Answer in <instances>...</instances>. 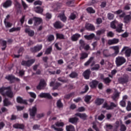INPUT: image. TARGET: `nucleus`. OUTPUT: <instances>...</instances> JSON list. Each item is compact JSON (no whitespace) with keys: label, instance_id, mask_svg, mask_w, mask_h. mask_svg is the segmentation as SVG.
<instances>
[{"label":"nucleus","instance_id":"obj_48","mask_svg":"<svg viewBox=\"0 0 131 131\" xmlns=\"http://www.w3.org/2000/svg\"><path fill=\"white\" fill-rule=\"evenodd\" d=\"M21 5L25 10H26V9L28 8V5H27V4H26V3L23 1V0H21Z\"/></svg>","mask_w":131,"mask_h":131},{"label":"nucleus","instance_id":"obj_6","mask_svg":"<svg viewBox=\"0 0 131 131\" xmlns=\"http://www.w3.org/2000/svg\"><path fill=\"white\" fill-rule=\"evenodd\" d=\"M6 78V79H8V80H10L11 82H14V81H20V79L19 78H16L14 77V76L12 75L7 76Z\"/></svg>","mask_w":131,"mask_h":131},{"label":"nucleus","instance_id":"obj_17","mask_svg":"<svg viewBox=\"0 0 131 131\" xmlns=\"http://www.w3.org/2000/svg\"><path fill=\"white\" fill-rule=\"evenodd\" d=\"M69 121L73 124H76V123H77V121H78V118L76 117L70 118L69 119Z\"/></svg>","mask_w":131,"mask_h":131},{"label":"nucleus","instance_id":"obj_20","mask_svg":"<svg viewBox=\"0 0 131 131\" xmlns=\"http://www.w3.org/2000/svg\"><path fill=\"white\" fill-rule=\"evenodd\" d=\"M54 84H55V82H54V81H52L50 83V86H54L53 90H57V89H58V88H59V86H61V84L59 83H57L56 84H55L54 86Z\"/></svg>","mask_w":131,"mask_h":131},{"label":"nucleus","instance_id":"obj_56","mask_svg":"<svg viewBox=\"0 0 131 131\" xmlns=\"http://www.w3.org/2000/svg\"><path fill=\"white\" fill-rule=\"evenodd\" d=\"M56 126H64V123L62 122H57L55 123Z\"/></svg>","mask_w":131,"mask_h":131},{"label":"nucleus","instance_id":"obj_34","mask_svg":"<svg viewBox=\"0 0 131 131\" xmlns=\"http://www.w3.org/2000/svg\"><path fill=\"white\" fill-rule=\"evenodd\" d=\"M58 17L59 18H60L61 21H63V22H65L66 21V16H65V15L63 13H62L61 14H59V15H58Z\"/></svg>","mask_w":131,"mask_h":131},{"label":"nucleus","instance_id":"obj_63","mask_svg":"<svg viewBox=\"0 0 131 131\" xmlns=\"http://www.w3.org/2000/svg\"><path fill=\"white\" fill-rule=\"evenodd\" d=\"M100 68V66L99 64H96L94 68H92V70H98Z\"/></svg>","mask_w":131,"mask_h":131},{"label":"nucleus","instance_id":"obj_15","mask_svg":"<svg viewBox=\"0 0 131 131\" xmlns=\"http://www.w3.org/2000/svg\"><path fill=\"white\" fill-rule=\"evenodd\" d=\"M85 27L87 30H95V27H94V25L91 24H86Z\"/></svg>","mask_w":131,"mask_h":131},{"label":"nucleus","instance_id":"obj_18","mask_svg":"<svg viewBox=\"0 0 131 131\" xmlns=\"http://www.w3.org/2000/svg\"><path fill=\"white\" fill-rule=\"evenodd\" d=\"M120 93L117 91H115L113 96L112 97L113 100L116 101L119 98V95Z\"/></svg>","mask_w":131,"mask_h":131},{"label":"nucleus","instance_id":"obj_49","mask_svg":"<svg viewBox=\"0 0 131 131\" xmlns=\"http://www.w3.org/2000/svg\"><path fill=\"white\" fill-rule=\"evenodd\" d=\"M16 107L17 111H22V110H24V108H25L24 106H21L19 105H16Z\"/></svg>","mask_w":131,"mask_h":131},{"label":"nucleus","instance_id":"obj_24","mask_svg":"<svg viewBox=\"0 0 131 131\" xmlns=\"http://www.w3.org/2000/svg\"><path fill=\"white\" fill-rule=\"evenodd\" d=\"M54 26L55 28H62L63 26L60 21H56L54 24Z\"/></svg>","mask_w":131,"mask_h":131},{"label":"nucleus","instance_id":"obj_13","mask_svg":"<svg viewBox=\"0 0 131 131\" xmlns=\"http://www.w3.org/2000/svg\"><path fill=\"white\" fill-rule=\"evenodd\" d=\"M33 20L35 21L34 25H39L41 23V21H42L41 18L37 17H34Z\"/></svg>","mask_w":131,"mask_h":131},{"label":"nucleus","instance_id":"obj_59","mask_svg":"<svg viewBox=\"0 0 131 131\" xmlns=\"http://www.w3.org/2000/svg\"><path fill=\"white\" fill-rule=\"evenodd\" d=\"M103 108H106L107 110H110L111 107H110V106H108V104L107 103H104L103 106Z\"/></svg>","mask_w":131,"mask_h":131},{"label":"nucleus","instance_id":"obj_14","mask_svg":"<svg viewBox=\"0 0 131 131\" xmlns=\"http://www.w3.org/2000/svg\"><path fill=\"white\" fill-rule=\"evenodd\" d=\"M41 49H42V45H40L35 46L33 48H32L31 50L33 52H38L40 51Z\"/></svg>","mask_w":131,"mask_h":131},{"label":"nucleus","instance_id":"obj_55","mask_svg":"<svg viewBox=\"0 0 131 131\" xmlns=\"http://www.w3.org/2000/svg\"><path fill=\"white\" fill-rule=\"evenodd\" d=\"M113 126L111 125V124H106V130L107 131H110V129H112Z\"/></svg>","mask_w":131,"mask_h":131},{"label":"nucleus","instance_id":"obj_41","mask_svg":"<svg viewBox=\"0 0 131 131\" xmlns=\"http://www.w3.org/2000/svg\"><path fill=\"white\" fill-rule=\"evenodd\" d=\"M88 53H82L81 55L80 59L83 60V59H85V58H88Z\"/></svg>","mask_w":131,"mask_h":131},{"label":"nucleus","instance_id":"obj_38","mask_svg":"<svg viewBox=\"0 0 131 131\" xmlns=\"http://www.w3.org/2000/svg\"><path fill=\"white\" fill-rule=\"evenodd\" d=\"M4 24L6 27H8V28L12 27V26L13 25L12 23L8 21L7 20V21L4 20Z\"/></svg>","mask_w":131,"mask_h":131},{"label":"nucleus","instance_id":"obj_61","mask_svg":"<svg viewBox=\"0 0 131 131\" xmlns=\"http://www.w3.org/2000/svg\"><path fill=\"white\" fill-rule=\"evenodd\" d=\"M29 94H30V96L32 97V98H33V99H35V98H36V94H35V93L33 92H30Z\"/></svg>","mask_w":131,"mask_h":131},{"label":"nucleus","instance_id":"obj_54","mask_svg":"<svg viewBox=\"0 0 131 131\" xmlns=\"http://www.w3.org/2000/svg\"><path fill=\"white\" fill-rule=\"evenodd\" d=\"M126 109L127 111H131V102L130 101L128 102V104L126 107Z\"/></svg>","mask_w":131,"mask_h":131},{"label":"nucleus","instance_id":"obj_29","mask_svg":"<svg viewBox=\"0 0 131 131\" xmlns=\"http://www.w3.org/2000/svg\"><path fill=\"white\" fill-rule=\"evenodd\" d=\"M13 127H14V128H20V129H23V128H24V125L20 124H15L14 125H13Z\"/></svg>","mask_w":131,"mask_h":131},{"label":"nucleus","instance_id":"obj_39","mask_svg":"<svg viewBox=\"0 0 131 131\" xmlns=\"http://www.w3.org/2000/svg\"><path fill=\"white\" fill-rule=\"evenodd\" d=\"M1 45L2 46V47H4V48H2V50H5L6 47H7V41H5V40H2L1 41Z\"/></svg>","mask_w":131,"mask_h":131},{"label":"nucleus","instance_id":"obj_10","mask_svg":"<svg viewBox=\"0 0 131 131\" xmlns=\"http://www.w3.org/2000/svg\"><path fill=\"white\" fill-rule=\"evenodd\" d=\"M118 42H119V39L116 38L110 39L107 41V43L110 45H116V43H118Z\"/></svg>","mask_w":131,"mask_h":131},{"label":"nucleus","instance_id":"obj_23","mask_svg":"<svg viewBox=\"0 0 131 131\" xmlns=\"http://www.w3.org/2000/svg\"><path fill=\"white\" fill-rule=\"evenodd\" d=\"M98 82L96 80H93L90 83V86L92 88V89H94V88H96L98 85Z\"/></svg>","mask_w":131,"mask_h":131},{"label":"nucleus","instance_id":"obj_16","mask_svg":"<svg viewBox=\"0 0 131 131\" xmlns=\"http://www.w3.org/2000/svg\"><path fill=\"white\" fill-rule=\"evenodd\" d=\"M80 37V34H75L71 37V40L72 41H76L78 40V38Z\"/></svg>","mask_w":131,"mask_h":131},{"label":"nucleus","instance_id":"obj_32","mask_svg":"<svg viewBox=\"0 0 131 131\" xmlns=\"http://www.w3.org/2000/svg\"><path fill=\"white\" fill-rule=\"evenodd\" d=\"M102 103H104V99L98 98L95 101L96 105H101Z\"/></svg>","mask_w":131,"mask_h":131},{"label":"nucleus","instance_id":"obj_1","mask_svg":"<svg viewBox=\"0 0 131 131\" xmlns=\"http://www.w3.org/2000/svg\"><path fill=\"white\" fill-rule=\"evenodd\" d=\"M0 94L4 97H9V98H13V92H12L10 86L0 88Z\"/></svg>","mask_w":131,"mask_h":131},{"label":"nucleus","instance_id":"obj_25","mask_svg":"<svg viewBox=\"0 0 131 131\" xmlns=\"http://www.w3.org/2000/svg\"><path fill=\"white\" fill-rule=\"evenodd\" d=\"M84 37H85L86 39L90 40V39H93V38L95 37V34L92 33L89 35H85L84 36Z\"/></svg>","mask_w":131,"mask_h":131},{"label":"nucleus","instance_id":"obj_47","mask_svg":"<svg viewBox=\"0 0 131 131\" xmlns=\"http://www.w3.org/2000/svg\"><path fill=\"white\" fill-rule=\"evenodd\" d=\"M57 106L58 108H62V107H63V104L61 102V100H58L57 102Z\"/></svg>","mask_w":131,"mask_h":131},{"label":"nucleus","instance_id":"obj_58","mask_svg":"<svg viewBox=\"0 0 131 131\" xmlns=\"http://www.w3.org/2000/svg\"><path fill=\"white\" fill-rule=\"evenodd\" d=\"M107 18L109 19V20H112V19L114 18V15L112 13H108L107 14Z\"/></svg>","mask_w":131,"mask_h":131},{"label":"nucleus","instance_id":"obj_28","mask_svg":"<svg viewBox=\"0 0 131 131\" xmlns=\"http://www.w3.org/2000/svg\"><path fill=\"white\" fill-rule=\"evenodd\" d=\"M131 16L130 15H128L124 17V22L125 23H128L130 21Z\"/></svg>","mask_w":131,"mask_h":131},{"label":"nucleus","instance_id":"obj_37","mask_svg":"<svg viewBox=\"0 0 131 131\" xmlns=\"http://www.w3.org/2000/svg\"><path fill=\"white\" fill-rule=\"evenodd\" d=\"M93 61H94V57H92L89 59L87 62L84 63L85 66H88V65H90V64H91V63H92Z\"/></svg>","mask_w":131,"mask_h":131},{"label":"nucleus","instance_id":"obj_22","mask_svg":"<svg viewBox=\"0 0 131 131\" xmlns=\"http://www.w3.org/2000/svg\"><path fill=\"white\" fill-rule=\"evenodd\" d=\"M12 6V2L10 0L6 1L3 4L4 8H9V7H11Z\"/></svg>","mask_w":131,"mask_h":131},{"label":"nucleus","instance_id":"obj_45","mask_svg":"<svg viewBox=\"0 0 131 131\" xmlns=\"http://www.w3.org/2000/svg\"><path fill=\"white\" fill-rule=\"evenodd\" d=\"M117 72V71H116V70H113L111 72V75H109L108 76L110 77H111V78H112V77H113V75H115Z\"/></svg>","mask_w":131,"mask_h":131},{"label":"nucleus","instance_id":"obj_8","mask_svg":"<svg viewBox=\"0 0 131 131\" xmlns=\"http://www.w3.org/2000/svg\"><path fill=\"white\" fill-rule=\"evenodd\" d=\"M39 98H47V99H52V96L49 93H41L38 95Z\"/></svg>","mask_w":131,"mask_h":131},{"label":"nucleus","instance_id":"obj_62","mask_svg":"<svg viewBox=\"0 0 131 131\" xmlns=\"http://www.w3.org/2000/svg\"><path fill=\"white\" fill-rule=\"evenodd\" d=\"M79 43H80L81 47H82V48L83 47H84V46H85V43L84 42V41H83L82 39L79 40Z\"/></svg>","mask_w":131,"mask_h":131},{"label":"nucleus","instance_id":"obj_57","mask_svg":"<svg viewBox=\"0 0 131 131\" xmlns=\"http://www.w3.org/2000/svg\"><path fill=\"white\" fill-rule=\"evenodd\" d=\"M126 126L124 125L123 124H122L121 125L120 131H126Z\"/></svg>","mask_w":131,"mask_h":131},{"label":"nucleus","instance_id":"obj_7","mask_svg":"<svg viewBox=\"0 0 131 131\" xmlns=\"http://www.w3.org/2000/svg\"><path fill=\"white\" fill-rule=\"evenodd\" d=\"M121 52H125V54L126 57H129L131 54V49H129L128 47H124Z\"/></svg>","mask_w":131,"mask_h":131},{"label":"nucleus","instance_id":"obj_12","mask_svg":"<svg viewBox=\"0 0 131 131\" xmlns=\"http://www.w3.org/2000/svg\"><path fill=\"white\" fill-rule=\"evenodd\" d=\"M91 75V71L90 70H87L85 71L83 73V76L85 79H89L90 78V75Z\"/></svg>","mask_w":131,"mask_h":131},{"label":"nucleus","instance_id":"obj_27","mask_svg":"<svg viewBox=\"0 0 131 131\" xmlns=\"http://www.w3.org/2000/svg\"><path fill=\"white\" fill-rule=\"evenodd\" d=\"M34 10L35 11V12L36 13H38V14H41V13H42V12H43V9H42V8H40V7H35L34 8Z\"/></svg>","mask_w":131,"mask_h":131},{"label":"nucleus","instance_id":"obj_50","mask_svg":"<svg viewBox=\"0 0 131 131\" xmlns=\"http://www.w3.org/2000/svg\"><path fill=\"white\" fill-rule=\"evenodd\" d=\"M56 36L57 38L60 39H64V35L62 34H56Z\"/></svg>","mask_w":131,"mask_h":131},{"label":"nucleus","instance_id":"obj_3","mask_svg":"<svg viewBox=\"0 0 131 131\" xmlns=\"http://www.w3.org/2000/svg\"><path fill=\"white\" fill-rule=\"evenodd\" d=\"M29 111L30 112V116L34 117V116H35V114H36V112H37V107H36V105L29 108Z\"/></svg>","mask_w":131,"mask_h":131},{"label":"nucleus","instance_id":"obj_19","mask_svg":"<svg viewBox=\"0 0 131 131\" xmlns=\"http://www.w3.org/2000/svg\"><path fill=\"white\" fill-rule=\"evenodd\" d=\"M16 101L17 102L19 103V104H27L26 101L23 100V99L20 96L17 97Z\"/></svg>","mask_w":131,"mask_h":131},{"label":"nucleus","instance_id":"obj_60","mask_svg":"<svg viewBox=\"0 0 131 131\" xmlns=\"http://www.w3.org/2000/svg\"><path fill=\"white\" fill-rule=\"evenodd\" d=\"M103 81L105 83H110V82H111V80L109 78H105L103 79Z\"/></svg>","mask_w":131,"mask_h":131},{"label":"nucleus","instance_id":"obj_53","mask_svg":"<svg viewBox=\"0 0 131 131\" xmlns=\"http://www.w3.org/2000/svg\"><path fill=\"white\" fill-rule=\"evenodd\" d=\"M77 73L75 72H73L70 75V77H71L72 78H74L75 77H77Z\"/></svg>","mask_w":131,"mask_h":131},{"label":"nucleus","instance_id":"obj_40","mask_svg":"<svg viewBox=\"0 0 131 131\" xmlns=\"http://www.w3.org/2000/svg\"><path fill=\"white\" fill-rule=\"evenodd\" d=\"M105 32V29H102L100 30H98L96 31L97 35H101V34H103Z\"/></svg>","mask_w":131,"mask_h":131},{"label":"nucleus","instance_id":"obj_9","mask_svg":"<svg viewBox=\"0 0 131 131\" xmlns=\"http://www.w3.org/2000/svg\"><path fill=\"white\" fill-rule=\"evenodd\" d=\"M25 33L28 34L29 36H33L34 35V31L31 30L29 27H27L25 29Z\"/></svg>","mask_w":131,"mask_h":131},{"label":"nucleus","instance_id":"obj_26","mask_svg":"<svg viewBox=\"0 0 131 131\" xmlns=\"http://www.w3.org/2000/svg\"><path fill=\"white\" fill-rule=\"evenodd\" d=\"M4 105L5 106H8L12 105V104L8 100V99L5 98L3 101Z\"/></svg>","mask_w":131,"mask_h":131},{"label":"nucleus","instance_id":"obj_4","mask_svg":"<svg viewBox=\"0 0 131 131\" xmlns=\"http://www.w3.org/2000/svg\"><path fill=\"white\" fill-rule=\"evenodd\" d=\"M34 62H35V59H34L28 60L27 61H23L21 62V65L23 66H28V67H29V66H31V65H32Z\"/></svg>","mask_w":131,"mask_h":131},{"label":"nucleus","instance_id":"obj_31","mask_svg":"<svg viewBox=\"0 0 131 131\" xmlns=\"http://www.w3.org/2000/svg\"><path fill=\"white\" fill-rule=\"evenodd\" d=\"M66 129H67V131H75L74 126L72 125L67 126Z\"/></svg>","mask_w":131,"mask_h":131},{"label":"nucleus","instance_id":"obj_52","mask_svg":"<svg viewBox=\"0 0 131 131\" xmlns=\"http://www.w3.org/2000/svg\"><path fill=\"white\" fill-rule=\"evenodd\" d=\"M52 128H54V129H55V130H56V131H63V128H57L56 127L55 125H53L52 126Z\"/></svg>","mask_w":131,"mask_h":131},{"label":"nucleus","instance_id":"obj_30","mask_svg":"<svg viewBox=\"0 0 131 131\" xmlns=\"http://www.w3.org/2000/svg\"><path fill=\"white\" fill-rule=\"evenodd\" d=\"M118 80L119 81H120V82H122L123 83H124L128 81V79L127 78V77H125V78L121 77L118 79Z\"/></svg>","mask_w":131,"mask_h":131},{"label":"nucleus","instance_id":"obj_51","mask_svg":"<svg viewBox=\"0 0 131 131\" xmlns=\"http://www.w3.org/2000/svg\"><path fill=\"white\" fill-rule=\"evenodd\" d=\"M115 107H117V103H114L113 102L111 103V105L110 106V110L115 108Z\"/></svg>","mask_w":131,"mask_h":131},{"label":"nucleus","instance_id":"obj_11","mask_svg":"<svg viewBox=\"0 0 131 131\" xmlns=\"http://www.w3.org/2000/svg\"><path fill=\"white\" fill-rule=\"evenodd\" d=\"M110 49H112L115 51L114 54H115V56H116L119 53V49H120V47L118 46H116L111 47H110Z\"/></svg>","mask_w":131,"mask_h":131},{"label":"nucleus","instance_id":"obj_43","mask_svg":"<svg viewBox=\"0 0 131 131\" xmlns=\"http://www.w3.org/2000/svg\"><path fill=\"white\" fill-rule=\"evenodd\" d=\"M55 39V37L53 35H50L48 36V40L49 41H52V40H54Z\"/></svg>","mask_w":131,"mask_h":131},{"label":"nucleus","instance_id":"obj_2","mask_svg":"<svg viewBox=\"0 0 131 131\" xmlns=\"http://www.w3.org/2000/svg\"><path fill=\"white\" fill-rule=\"evenodd\" d=\"M125 62H126V60L123 57L119 56L116 58V64L118 67L121 66V65L124 64Z\"/></svg>","mask_w":131,"mask_h":131},{"label":"nucleus","instance_id":"obj_21","mask_svg":"<svg viewBox=\"0 0 131 131\" xmlns=\"http://www.w3.org/2000/svg\"><path fill=\"white\" fill-rule=\"evenodd\" d=\"M75 116H78L81 119H86L88 116L85 114H80V113H77L75 114Z\"/></svg>","mask_w":131,"mask_h":131},{"label":"nucleus","instance_id":"obj_42","mask_svg":"<svg viewBox=\"0 0 131 131\" xmlns=\"http://www.w3.org/2000/svg\"><path fill=\"white\" fill-rule=\"evenodd\" d=\"M86 11L87 12H88V13H95V10L93 9V8L92 7H89L86 9Z\"/></svg>","mask_w":131,"mask_h":131},{"label":"nucleus","instance_id":"obj_46","mask_svg":"<svg viewBox=\"0 0 131 131\" xmlns=\"http://www.w3.org/2000/svg\"><path fill=\"white\" fill-rule=\"evenodd\" d=\"M107 36L108 37H113V36H114V33L112 31H110L107 33Z\"/></svg>","mask_w":131,"mask_h":131},{"label":"nucleus","instance_id":"obj_35","mask_svg":"<svg viewBox=\"0 0 131 131\" xmlns=\"http://www.w3.org/2000/svg\"><path fill=\"white\" fill-rule=\"evenodd\" d=\"M92 99V96L91 95H86L85 96L84 101L86 103H90V101Z\"/></svg>","mask_w":131,"mask_h":131},{"label":"nucleus","instance_id":"obj_44","mask_svg":"<svg viewBox=\"0 0 131 131\" xmlns=\"http://www.w3.org/2000/svg\"><path fill=\"white\" fill-rule=\"evenodd\" d=\"M51 52H52V47H50L45 51V54L46 55H49V54H51Z\"/></svg>","mask_w":131,"mask_h":131},{"label":"nucleus","instance_id":"obj_64","mask_svg":"<svg viewBox=\"0 0 131 131\" xmlns=\"http://www.w3.org/2000/svg\"><path fill=\"white\" fill-rule=\"evenodd\" d=\"M43 116H45V113H43L37 115V118H41V117H43Z\"/></svg>","mask_w":131,"mask_h":131},{"label":"nucleus","instance_id":"obj_5","mask_svg":"<svg viewBox=\"0 0 131 131\" xmlns=\"http://www.w3.org/2000/svg\"><path fill=\"white\" fill-rule=\"evenodd\" d=\"M47 86V83L43 79H41L40 81L39 85L37 86V90H43Z\"/></svg>","mask_w":131,"mask_h":131},{"label":"nucleus","instance_id":"obj_33","mask_svg":"<svg viewBox=\"0 0 131 131\" xmlns=\"http://www.w3.org/2000/svg\"><path fill=\"white\" fill-rule=\"evenodd\" d=\"M122 26H123V24H119L116 28V31H117V32H121L122 31Z\"/></svg>","mask_w":131,"mask_h":131},{"label":"nucleus","instance_id":"obj_36","mask_svg":"<svg viewBox=\"0 0 131 131\" xmlns=\"http://www.w3.org/2000/svg\"><path fill=\"white\" fill-rule=\"evenodd\" d=\"M116 24H117V21L114 20V21H112L111 23V28H113V29H115V28H116Z\"/></svg>","mask_w":131,"mask_h":131}]
</instances>
